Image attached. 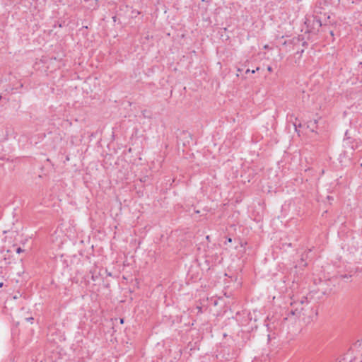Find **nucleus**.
<instances>
[{"instance_id":"1","label":"nucleus","mask_w":362,"mask_h":362,"mask_svg":"<svg viewBox=\"0 0 362 362\" xmlns=\"http://www.w3.org/2000/svg\"><path fill=\"white\" fill-rule=\"evenodd\" d=\"M309 300L306 296H302L300 298H291L290 303V308L288 310V316H294L295 317H299L303 310L304 306L308 305Z\"/></svg>"},{"instance_id":"2","label":"nucleus","mask_w":362,"mask_h":362,"mask_svg":"<svg viewBox=\"0 0 362 362\" xmlns=\"http://www.w3.org/2000/svg\"><path fill=\"white\" fill-rule=\"evenodd\" d=\"M312 251L311 249H309L308 252L303 253L300 258V262L299 263L300 267H305L307 263L305 262L306 259L308 258V253Z\"/></svg>"},{"instance_id":"3","label":"nucleus","mask_w":362,"mask_h":362,"mask_svg":"<svg viewBox=\"0 0 362 362\" xmlns=\"http://www.w3.org/2000/svg\"><path fill=\"white\" fill-rule=\"evenodd\" d=\"M148 113H149V112L146 110H144L142 111V115L144 117L151 118V115H148Z\"/></svg>"},{"instance_id":"4","label":"nucleus","mask_w":362,"mask_h":362,"mask_svg":"<svg viewBox=\"0 0 362 362\" xmlns=\"http://www.w3.org/2000/svg\"><path fill=\"white\" fill-rule=\"evenodd\" d=\"M259 69V67H257V68L256 69V70H252V71H250V69H247V70H246V71H245V74H247V73H252V74H254L256 71H258Z\"/></svg>"},{"instance_id":"5","label":"nucleus","mask_w":362,"mask_h":362,"mask_svg":"<svg viewBox=\"0 0 362 362\" xmlns=\"http://www.w3.org/2000/svg\"><path fill=\"white\" fill-rule=\"evenodd\" d=\"M25 320H26L28 322H31V323H32V322H33V320H34V318H33V317H27Z\"/></svg>"},{"instance_id":"6","label":"nucleus","mask_w":362,"mask_h":362,"mask_svg":"<svg viewBox=\"0 0 362 362\" xmlns=\"http://www.w3.org/2000/svg\"><path fill=\"white\" fill-rule=\"evenodd\" d=\"M23 251V250L21 247H18V248L16 249V252H17V253H18V254H19V253H21V252H22Z\"/></svg>"},{"instance_id":"7","label":"nucleus","mask_w":362,"mask_h":362,"mask_svg":"<svg viewBox=\"0 0 362 362\" xmlns=\"http://www.w3.org/2000/svg\"><path fill=\"white\" fill-rule=\"evenodd\" d=\"M97 277H98V276H97L96 275H95L94 274H92V276H91V279H92L93 281H95V280H96V279H97Z\"/></svg>"},{"instance_id":"8","label":"nucleus","mask_w":362,"mask_h":362,"mask_svg":"<svg viewBox=\"0 0 362 362\" xmlns=\"http://www.w3.org/2000/svg\"><path fill=\"white\" fill-rule=\"evenodd\" d=\"M316 22L318 23L320 27L322 26V23H321V21L320 19L316 20Z\"/></svg>"},{"instance_id":"9","label":"nucleus","mask_w":362,"mask_h":362,"mask_svg":"<svg viewBox=\"0 0 362 362\" xmlns=\"http://www.w3.org/2000/svg\"><path fill=\"white\" fill-rule=\"evenodd\" d=\"M345 139H349L348 131H346L345 133Z\"/></svg>"},{"instance_id":"10","label":"nucleus","mask_w":362,"mask_h":362,"mask_svg":"<svg viewBox=\"0 0 362 362\" xmlns=\"http://www.w3.org/2000/svg\"><path fill=\"white\" fill-rule=\"evenodd\" d=\"M329 34L332 37H334V32L333 30H329Z\"/></svg>"},{"instance_id":"11","label":"nucleus","mask_w":362,"mask_h":362,"mask_svg":"<svg viewBox=\"0 0 362 362\" xmlns=\"http://www.w3.org/2000/svg\"><path fill=\"white\" fill-rule=\"evenodd\" d=\"M227 242L231 243L232 242V238H227Z\"/></svg>"},{"instance_id":"12","label":"nucleus","mask_w":362,"mask_h":362,"mask_svg":"<svg viewBox=\"0 0 362 362\" xmlns=\"http://www.w3.org/2000/svg\"><path fill=\"white\" fill-rule=\"evenodd\" d=\"M284 245H287L288 247H291V243H286V244H283V246Z\"/></svg>"},{"instance_id":"13","label":"nucleus","mask_w":362,"mask_h":362,"mask_svg":"<svg viewBox=\"0 0 362 362\" xmlns=\"http://www.w3.org/2000/svg\"><path fill=\"white\" fill-rule=\"evenodd\" d=\"M267 69L269 71H272V70L271 66H269Z\"/></svg>"},{"instance_id":"14","label":"nucleus","mask_w":362,"mask_h":362,"mask_svg":"<svg viewBox=\"0 0 362 362\" xmlns=\"http://www.w3.org/2000/svg\"><path fill=\"white\" fill-rule=\"evenodd\" d=\"M120 322H121L122 324V323H124V319H123V318H121V319H120Z\"/></svg>"},{"instance_id":"15","label":"nucleus","mask_w":362,"mask_h":362,"mask_svg":"<svg viewBox=\"0 0 362 362\" xmlns=\"http://www.w3.org/2000/svg\"><path fill=\"white\" fill-rule=\"evenodd\" d=\"M206 239L209 240V235L206 236Z\"/></svg>"},{"instance_id":"16","label":"nucleus","mask_w":362,"mask_h":362,"mask_svg":"<svg viewBox=\"0 0 362 362\" xmlns=\"http://www.w3.org/2000/svg\"><path fill=\"white\" fill-rule=\"evenodd\" d=\"M3 286V283H0V287Z\"/></svg>"}]
</instances>
